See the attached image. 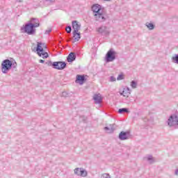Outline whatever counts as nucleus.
<instances>
[{"label": "nucleus", "instance_id": "aec40b11", "mask_svg": "<svg viewBox=\"0 0 178 178\" xmlns=\"http://www.w3.org/2000/svg\"><path fill=\"white\" fill-rule=\"evenodd\" d=\"M171 60L173 63H176L178 65V54H174V56L172 57Z\"/></svg>", "mask_w": 178, "mask_h": 178}, {"label": "nucleus", "instance_id": "4468645a", "mask_svg": "<svg viewBox=\"0 0 178 178\" xmlns=\"http://www.w3.org/2000/svg\"><path fill=\"white\" fill-rule=\"evenodd\" d=\"M67 60L70 63H72V62H74V60H76V53H70L67 57Z\"/></svg>", "mask_w": 178, "mask_h": 178}, {"label": "nucleus", "instance_id": "a878e982", "mask_svg": "<svg viewBox=\"0 0 178 178\" xmlns=\"http://www.w3.org/2000/svg\"><path fill=\"white\" fill-rule=\"evenodd\" d=\"M124 75L123 74H120L118 76L117 80L120 81V80H124Z\"/></svg>", "mask_w": 178, "mask_h": 178}, {"label": "nucleus", "instance_id": "412c9836", "mask_svg": "<svg viewBox=\"0 0 178 178\" xmlns=\"http://www.w3.org/2000/svg\"><path fill=\"white\" fill-rule=\"evenodd\" d=\"M146 27L149 30H154V29H155V25L153 23H147Z\"/></svg>", "mask_w": 178, "mask_h": 178}, {"label": "nucleus", "instance_id": "9d476101", "mask_svg": "<svg viewBox=\"0 0 178 178\" xmlns=\"http://www.w3.org/2000/svg\"><path fill=\"white\" fill-rule=\"evenodd\" d=\"M92 10L94 13V16H97V15H99L101 12H102V6L99 4H95L92 6Z\"/></svg>", "mask_w": 178, "mask_h": 178}, {"label": "nucleus", "instance_id": "b1692460", "mask_svg": "<svg viewBox=\"0 0 178 178\" xmlns=\"http://www.w3.org/2000/svg\"><path fill=\"white\" fill-rule=\"evenodd\" d=\"M42 56L43 59H47V58H49V55L48 54V52L44 51L42 54Z\"/></svg>", "mask_w": 178, "mask_h": 178}, {"label": "nucleus", "instance_id": "2eb2a0df", "mask_svg": "<svg viewBox=\"0 0 178 178\" xmlns=\"http://www.w3.org/2000/svg\"><path fill=\"white\" fill-rule=\"evenodd\" d=\"M93 99L95 101V104H101L102 102V97H101V95L99 94L94 95Z\"/></svg>", "mask_w": 178, "mask_h": 178}, {"label": "nucleus", "instance_id": "6ab92c4d", "mask_svg": "<svg viewBox=\"0 0 178 178\" xmlns=\"http://www.w3.org/2000/svg\"><path fill=\"white\" fill-rule=\"evenodd\" d=\"M130 111H129V108H122L118 110V113H129Z\"/></svg>", "mask_w": 178, "mask_h": 178}, {"label": "nucleus", "instance_id": "5701e85b", "mask_svg": "<svg viewBox=\"0 0 178 178\" xmlns=\"http://www.w3.org/2000/svg\"><path fill=\"white\" fill-rule=\"evenodd\" d=\"M131 88H137V81H131Z\"/></svg>", "mask_w": 178, "mask_h": 178}, {"label": "nucleus", "instance_id": "f257e3e1", "mask_svg": "<svg viewBox=\"0 0 178 178\" xmlns=\"http://www.w3.org/2000/svg\"><path fill=\"white\" fill-rule=\"evenodd\" d=\"M37 27H40V19L32 17L28 23L25 24L21 27V31L28 34V35H34Z\"/></svg>", "mask_w": 178, "mask_h": 178}, {"label": "nucleus", "instance_id": "473e14b6", "mask_svg": "<svg viewBox=\"0 0 178 178\" xmlns=\"http://www.w3.org/2000/svg\"><path fill=\"white\" fill-rule=\"evenodd\" d=\"M39 62L40 63H45V60H40Z\"/></svg>", "mask_w": 178, "mask_h": 178}, {"label": "nucleus", "instance_id": "f704fd0d", "mask_svg": "<svg viewBox=\"0 0 178 178\" xmlns=\"http://www.w3.org/2000/svg\"><path fill=\"white\" fill-rule=\"evenodd\" d=\"M143 121L144 122H148V118H144Z\"/></svg>", "mask_w": 178, "mask_h": 178}, {"label": "nucleus", "instance_id": "cd10ccee", "mask_svg": "<svg viewBox=\"0 0 178 178\" xmlns=\"http://www.w3.org/2000/svg\"><path fill=\"white\" fill-rule=\"evenodd\" d=\"M61 97H69V93H67V92H63Z\"/></svg>", "mask_w": 178, "mask_h": 178}, {"label": "nucleus", "instance_id": "4be33fe9", "mask_svg": "<svg viewBox=\"0 0 178 178\" xmlns=\"http://www.w3.org/2000/svg\"><path fill=\"white\" fill-rule=\"evenodd\" d=\"M147 160L148 161L149 163H154L155 162V160L154 159V157L152 156H148L147 157Z\"/></svg>", "mask_w": 178, "mask_h": 178}, {"label": "nucleus", "instance_id": "1a4fd4ad", "mask_svg": "<svg viewBox=\"0 0 178 178\" xmlns=\"http://www.w3.org/2000/svg\"><path fill=\"white\" fill-rule=\"evenodd\" d=\"M118 138L121 141H124L126 140H129L130 138V131H121L119 134Z\"/></svg>", "mask_w": 178, "mask_h": 178}, {"label": "nucleus", "instance_id": "39448f33", "mask_svg": "<svg viewBox=\"0 0 178 178\" xmlns=\"http://www.w3.org/2000/svg\"><path fill=\"white\" fill-rule=\"evenodd\" d=\"M116 59V51L113 49H110L104 58L106 63H109V62H113Z\"/></svg>", "mask_w": 178, "mask_h": 178}, {"label": "nucleus", "instance_id": "c9c22d12", "mask_svg": "<svg viewBox=\"0 0 178 178\" xmlns=\"http://www.w3.org/2000/svg\"><path fill=\"white\" fill-rule=\"evenodd\" d=\"M23 0H17V2H22Z\"/></svg>", "mask_w": 178, "mask_h": 178}, {"label": "nucleus", "instance_id": "393cba45", "mask_svg": "<svg viewBox=\"0 0 178 178\" xmlns=\"http://www.w3.org/2000/svg\"><path fill=\"white\" fill-rule=\"evenodd\" d=\"M66 32L69 34L72 33V26L70 25L67 26L65 29Z\"/></svg>", "mask_w": 178, "mask_h": 178}, {"label": "nucleus", "instance_id": "f3484780", "mask_svg": "<svg viewBox=\"0 0 178 178\" xmlns=\"http://www.w3.org/2000/svg\"><path fill=\"white\" fill-rule=\"evenodd\" d=\"M104 130L106 131H108V133H113L115 128L113 127V124H110L109 127H105Z\"/></svg>", "mask_w": 178, "mask_h": 178}, {"label": "nucleus", "instance_id": "c85d7f7f", "mask_svg": "<svg viewBox=\"0 0 178 178\" xmlns=\"http://www.w3.org/2000/svg\"><path fill=\"white\" fill-rule=\"evenodd\" d=\"M110 81L111 82L116 81V78H115V76H110Z\"/></svg>", "mask_w": 178, "mask_h": 178}, {"label": "nucleus", "instance_id": "c756f323", "mask_svg": "<svg viewBox=\"0 0 178 178\" xmlns=\"http://www.w3.org/2000/svg\"><path fill=\"white\" fill-rule=\"evenodd\" d=\"M52 31V29L51 28H49L47 30L45 31V34H49Z\"/></svg>", "mask_w": 178, "mask_h": 178}, {"label": "nucleus", "instance_id": "2f4dec72", "mask_svg": "<svg viewBox=\"0 0 178 178\" xmlns=\"http://www.w3.org/2000/svg\"><path fill=\"white\" fill-rule=\"evenodd\" d=\"M124 93H125V92H124V91L123 90L122 92H120V95H122L123 97H124V95H125Z\"/></svg>", "mask_w": 178, "mask_h": 178}, {"label": "nucleus", "instance_id": "7c9ffc66", "mask_svg": "<svg viewBox=\"0 0 178 178\" xmlns=\"http://www.w3.org/2000/svg\"><path fill=\"white\" fill-rule=\"evenodd\" d=\"M47 2H51V3H54L55 2V0H46Z\"/></svg>", "mask_w": 178, "mask_h": 178}, {"label": "nucleus", "instance_id": "ddd939ff", "mask_svg": "<svg viewBox=\"0 0 178 178\" xmlns=\"http://www.w3.org/2000/svg\"><path fill=\"white\" fill-rule=\"evenodd\" d=\"M86 76L84 75H76L75 83H79L80 86H83L86 83Z\"/></svg>", "mask_w": 178, "mask_h": 178}, {"label": "nucleus", "instance_id": "6e6552de", "mask_svg": "<svg viewBox=\"0 0 178 178\" xmlns=\"http://www.w3.org/2000/svg\"><path fill=\"white\" fill-rule=\"evenodd\" d=\"M74 175L81 176V177H87L88 172L83 168H76L74 169Z\"/></svg>", "mask_w": 178, "mask_h": 178}, {"label": "nucleus", "instance_id": "dca6fc26", "mask_svg": "<svg viewBox=\"0 0 178 178\" xmlns=\"http://www.w3.org/2000/svg\"><path fill=\"white\" fill-rule=\"evenodd\" d=\"M72 34L75 42H76V41H80V39L81 38V33L80 32L77 31L76 33L72 32Z\"/></svg>", "mask_w": 178, "mask_h": 178}, {"label": "nucleus", "instance_id": "20e7f679", "mask_svg": "<svg viewBox=\"0 0 178 178\" xmlns=\"http://www.w3.org/2000/svg\"><path fill=\"white\" fill-rule=\"evenodd\" d=\"M167 126L170 129H178V117L176 114L170 115L166 121Z\"/></svg>", "mask_w": 178, "mask_h": 178}, {"label": "nucleus", "instance_id": "f8f14e48", "mask_svg": "<svg viewBox=\"0 0 178 178\" xmlns=\"http://www.w3.org/2000/svg\"><path fill=\"white\" fill-rule=\"evenodd\" d=\"M97 31L99 33V34H102V35H109V30L106 26H100L99 28H98Z\"/></svg>", "mask_w": 178, "mask_h": 178}, {"label": "nucleus", "instance_id": "bb28decb", "mask_svg": "<svg viewBox=\"0 0 178 178\" xmlns=\"http://www.w3.org/2000/svg\"><path fill=\"white\" fill-rule=\"evenodd\" d=\"M101 178H111V175L107 173H104L102 175Z\"/></svg>", "mask_w": 178, "mask_h": 178}, {"label": "nucleus", "instance_id": "a211bd4d", "mask_svg": "<svg viewBox=\"0 0 178 178\" xmlns=\"http://www.w3.org/2000/svg\"><path fill=\"white\" fill-rule=\"evenodd\" d=\"M124 91L125 92L124 93L125 95H124V97H129V95H130V94H131V90L129 87L124 88Z\"/></svg>", "mask_w": 178, "mask_h": 178}, {"label": "nucleus", "instance_id": "f03ea898", "mask_svg": "<svg viewBox=\"0 0 178 178\" xmlns=\"http://www.w3.org/2000/svg\"><path fill=\"white\" fill-rule=\"evenodd\" d=\"M13 62L9 59L3 60L1 63V72L3 73V74H6L12 67H16L17 66V64L16 62Z\"/></svg>", "mask_w": 178, "mask_h": 178}, {"label": "nucleus", "instance_id": "423d86ee", "mask_svg": "<svg viewBox=\"0 0 178 178\" xmlns=\"http://www.w3.org/2000/svg\"><path fill=\"white\" fill-rule=\"evenodd\" d=\"M95 20L97 22H105L106 20V17H108V15H106V12L105 10H102V12L99 13L97 15H95Z\"/></svg>", "mask_w": 178, "mask_h": 178}, {"label": "nucleus", "instance_id": "0eeeda50", "mask_svg": "<svg viewBox=\"0 0 178 178\" xmlns=\"http://www.w3.org/2000/svg\"><path fill=\"white\" fill-rule=\"evenodd\" d=\"M44 48H47L45 43H42L41 42H37L36 52L38 56H42V54L44 52Z\"/></svg>", "mask_w": 178, "mask_h": 178}, {"label": "nucleus", "instance_id": "7ed1b4c3", "mask_svg": "<svg viewBox=\"0 0 178 178\" xmlns=\"http://www.w3.org/2000/svg\"><path fill=\"white\" fill-rule=\"evenodd\" d=\"M45 65H47L49 67L56 69V70H63L66 69L67 63L65 61H54L48 60L45 62Z\"/></svg>", "mask_w": 178, "mask_h": 178}, {"label": "nucleus", "instance_id": "9b49d317", "mask_svg": "<svg viewBox=\"0 0 178 178\" xmlns=\"http://www.w3.org/2000/svg\"><path fill=\"white\" fill-rule=\"evenodd\" d=\"M72 29L74 30L73 31L74 34H76L77 31H79L80 29H81V24L76 20L72 21Z\"/></svg>", "mask_w": 178, "mask_h": 178}, {"label": "nucleus", "instance_id": "72a5a7b5", "mask_svg": "<svg viewBox=\"0 0 178 178\" xmlns=\"http://www.w3.org/2000/svg\"><path fill=\"white\" fill-rule=\"evenodd\" d=\"M175 175H178V168H177V169L175 170Z\"/></svg>", "mask_w": 178, "mask_h": 178}]
</instances>
